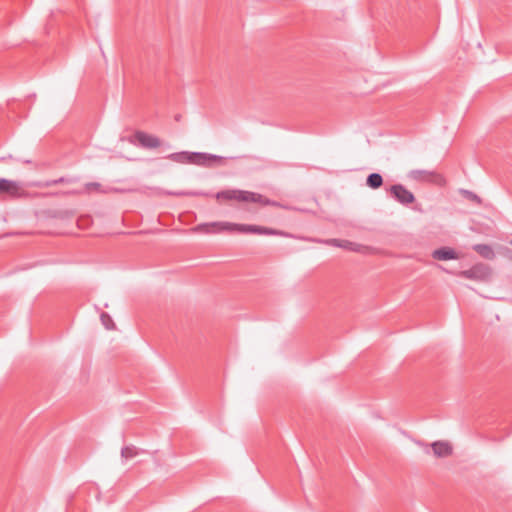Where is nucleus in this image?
<instances>
[{"instance_id": "obj_3", "label": "nucleus", "mask_w": 512, "mask_h": 512, "mask_svg": "<svg viewBox=\"0 0 512 512\" xmlns=\"http://www.w3.org/2000/svg\"><path fill=\"white\" fill-rule=\"evenodd\" d=\"M166 158L177 163H191L206 167H210L213 163H221L224 160L223 157L214 154L187 151L171 153Z\"/></svg>"}, {"instance_id": "obj_8", "label": "nucleus", "mask_w": 512, "mask_h": 512, "mask_svg": "<svg viewBox=\"0 0 512 512\" xmlns=\"http://www.w3.org/2000/svg\"><path fill=\"white\" fill-rule=\"evenodd\" d=\"M1 194L21 197L24 194L23 186L18 181L0 178V195Z\"/></svg>"}, {"instance_id": "obj_4", "label": "nucleus", "mask_w": 512, "mask_h": 512, "mask_svg": "<svg viewBox=\"0 0 512 512\" xmlns=\"http://www.w3.org/2000/svg\"><path fill=\"white\" fill-rule=\"evenodd\" d=\"M409 178L417 182H426L437 186H444L446 184L443 175L436 171L412 170L409 172Z\"/></svg>"}, {"instance_id": "obj_13", "label": "nucleus", "mask_w": 512, "mask_h": 512, "mask_svg": "<svg viewBox=\"0 0 512 512\" xmlns=\"http://www.w3.org/2000/svg\"><path fill=\"white\" fill-rule=\"evenodd\" d=\"M143 453H147V451L139 449L134 445H126L121 449V458L124 460H129Z\"/></svg>"}, {"instance_id": "obj_21", "label": "nucleus", "mask_w": 512, "mask_h": 512, "mask_svg": "<svg viewBox=\"0 0 512 512\" xmlns=\"http://www.w3.org/2000/svg\"><path fill=\"white\" fill-rule=\"evenodd\" d=\"M504 255L512 261V250L505 248Z\"/></svg>"}, {"instance_id": "obj_18", "label": "nucleus", "mask_w": 512, "mask_h": 512, "mask_svg": "<svg viewBox=\"0 0 512 512\" xmlns=\"http://www.w3.org/2000/svg\"><path fill=\"white\" fill-rule=\"evenodd\" d=\"M54 185H57L56 184V180L53 179V180H47L41 184H39L40 187H51V186H54Z\"/></svg>"}, {"instance_id": "obj_2", "label": "nucleus", "mask_w": 512, "mask_h": 512, "mask_svg": "<svg viewBox=\"0 0 512 512\" xmlns=\"http://www.w3.org/2000/svg\"><path fill=\"white\" fill-rule=\"evenodd\" d=\"M215 197L217 200H235L238 202L260 203L261 205L264 206H280L278 202L270 200L259 193L240 189L222 190L217 192Z\"/></svg>"}, {"instance_id": "obj_17", "label": "nucleus", "mask_w": 512, "mask_h": 512, "mask_svg": "<svg viewBox=\"0 0 512 512\" xmlns=\"http://www.w3.org/2000/svg\"><path fill=\"white\" fill-rule=\"evenodd\" d=\"M462 194L464 195V197L468 200H471L477 204H481V198L476 195L474 192L472 191H469V190H462Z\"/></svg>"}, {"instance_id": "obj_6", "label": "nucleus", "mask_w": 512, "mask_h": 512, "mask_svg": "<svg viewBox=\"0 0 512 512\" xmlns=\"http://www.w3.org/2000/svg\"><path fill=\"white\" fill-rule=\"evenodd\" d=\"M460 277L476 280V281H485L491 276V269L488 265L483 263H478L472 266L468 270H464L459 272Z\"/></svg>"}, {"instance_id": "obj_11", "label": "nucleus", "mask_w": 512, "mask_h": 512, "mask_svg": "<svg viewBox=\"0 0 512 512\" xmlns=\"http://www.w3.org/2000/svg\"><path fill=\"white\" fill-rule=\"evenodd\" d=\"M432 257L436 260L446 261L457 259L458 255L452 248L442 247L434 250L432 253Z\"/></svg>"}, {"instance_id": "obj_7", "label": "nucleus", "mask_w": 512, "mask_h": 512, "mask_svg": "<svg viewBox=\"0 0 512 512\" xmlns=\"http://www.w3.org/2000/svg\"><path fill=\"white\" fill-rule=\"evenodd\" d=\"M391 196L401 205L408 206L414 203V194L401 184L392 185L389 188Z\"/></svg>"}, {"instance_id": "obj_16", "label": "nucleus", "mask_w": 512, "mask_h": 512, "mask_svg": "<svg viewBox=\"0 0 512 512\" xmlns=\"http://www.w3.org/2000/svg\"><path fill=\"white\" fill-rule=\"evenodd\" d=\"M102 324L106 329H112L114 327V323L109 314L103 312L100 316Z\"/></svg>"}, {"instance_id": "obj_23", "label": "nucleus", "mask_w": 512, "mask_h": 512, "mask_svg": "<svg viewBox=\"0 0 512 512\" xmlns=\"http://www.w3.org/2000/svg\"><path fill=\"white\" fill-rule=\"evenodd\" d=\"M510 244L512 245V240L510 241Z\"/></svg>"}, {"instance_id": "obj_15", "label": "nucleus", "mask_w": 512, "mask_h": 512, "mask_svg": "<svg viewBox=\"0 0 512 512\" xmlns=\"http://www.w3.org/2000/svg\"><path fill=\"white\" fill-rule=\"evenodd\" d=\"M358 250H356L355 252L357 253H360V254H363V255H372V254H376L379 250L372 247V246H366V245H362V244H358L357 243V246Z\"/></svg>"}, {"instance_id": "obj_12", "label": "nucleus", "mask_w": 512, "mask_h": 512, "mask_svg": "<svg viewBox=\"0 0 512 512\" xmlns=\"http://www.w3.org/2000/svg\"><path fill=\"white\" fill-rule=\"evenodd\" d=\"M472 249L484 259L493 260L495 258V253L492 247L488 244H475Z\"/></svg>"}, {"instance_id": "obj_14", "label": "nucleus", "mask_w": 512, "mask_h": 512, "mask_svg": "<svg viewBox=\"0 0 512 512\" xmlns=\"http://www.w3.org/2000/svg\"><path fill=\"white\" fill-rule=\"evenodd\" d=\"M366 183L373 189L379 188L383 184V177L379 173H371L368 175Z\"/></svg>"}, {"instance_id": "obj_5", "label": "nucleus", "mask_w": 512, "mask_h": 512, "mask_svg": "<svg viewBox=\"0 0 512 512\" xmlns=\"http://www.w3.org/2000/svg\"><path fill=\"white\" fill-rule=\"evenodd\" d=\"M129 141L131 144L145 149H155L161 146V140L157 136L140 130L136 131Z\"/></svg>"}, {"instance_id": "obj_22", "label": "nucleus", "mask_w": 512, "mask_h": 512, "mask_svg": "<svg viewBox=\"0 0 512 512\" xmlns=\"http://www.w3.org/2000/svg\"><path fill=\"white\" fill-rule=\"evenodd\" d=\"M100 186L99 183H96V182H93V183H88L87 184V188L88 189H91V188H98Z\"/></svg>"}, {"instance_id": "obj_1", "label": "nucleus", "mask_w": 512, "mask_h": 512, "mask_svg": "<svg viewBox=\"0 0 512 512\" xmlns=\"http://www.w3.org/2000/svg\"><path fill=\"white\" fill-rule=\"evenodd\" d=\"M194 233H217L222 231H236L240 233H252L260 235H285L282 231L268 227L250 225V224H234L228 222H211L201 223L191 229Z\"/></svg>"}, {"instance_id": "obj_19", "label": "nucleus", "mask_w": 512, "mask_h": 512, "mask_svg": "<svg viewBox=\"0 0 512 512\" xmlns=\"http://www.w3.org/2000/svg\"><path fill=\"white\" fill-rule=\"evenodd\" d=\"M175 195H190V196H199V195H207L203 192H187V193H175Z\"/></svg>"}, {"instance_id": "obj_10", "label": "nucleus", "mask_w": 512, "mask_h": 512, "mask_svg": "<svg viewBox=\"0 0 512 512\" xmlns=\"http://www.w3.org/2000/svg\"><path fill=\"white\" fill-rule=\"evenodd\" d=\"M433 453L436 457H447L452 454V447L448 442L436 441L432 445Z\"/></svg>"}, {"instance_id": "obj_20", "label": "nucleus", "mask_w": 512, "mask_h": 512, "mask_svg": "<svg viewBox=\"0 0 512 512\" xmlns=\"http://www.w3.org/2000/svg\"><path fill=\"white\" fill-rule=\"evenodd\" d=\"M56 180V184H62V183H70L71 182V179H68V178H65V177H60L58 179H55Z\"/></svg>"}, {"instance_id": "obj_9", "label": "nucleus", "mask_w": 512, "mask_h": 512, "mask_svg": "<svg viewBox=\"0 0 512 512\" xmlns=\"http://www.w3.org/2000/svg\"><path fill=\"white\" fill-rule=\"evenodd\" d=\"M316 242L323 243V244H326L329 246L342 248L344 250L352 251V252H355L356 250H358V248L356 247L357 243L349 241V240H344V239L331 238V239H326V240H317Z\"/></svg>"}]
</instances>
